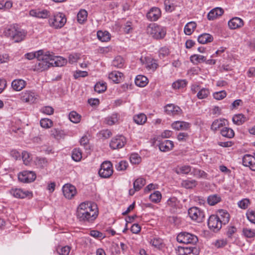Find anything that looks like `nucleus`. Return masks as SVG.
I'll return each instance as SVG.
<instances>
[{
	"label": "nucleus",
	"instance_id": "obj_1",
	"mask_svg": "<svg viewBox=\"0 0 255 255\" xmlns=\"http://www.w3.org/2000/svg\"><path fill=\"white\" fill-rule=\"evenodd\" d=\"M99 214L96 204L90 202L81 203L77 208L76 216L80 222L92 223Z\"/></svg>",
	"mask_w": 255,
	"mask_h": 255
},
{
	"label": "nucleus",
	"instance_id": "obj_2",
	"mask_svg": "<svg viewBox=\"0 0 255 255\" xmlns=\"http://www.w3.org/2000/svg\"><path fill=\"white\" fill-rule=\"evenodd\" d=\"M177 241L180 243L191 245L192 246L180 247L179 250L180 255H198L199 249L195 247L198 239L196 236L188 232H181L177 236Z\"/></svg>",
	"mask_w": 255,
	"mask_h": 255
},
{
	"label": "nucleus",
	"instance_id": "obj_3",
	"mask_svg": "<svg viewBox=\"0 0 255 255\" xmlns=\"http://www.w3.org/2000/svg\"><path fill=\"white\" fill-rule=\"evenodd\" d=\"M50 54L49 52L44 53L43 51L42 53L38 56L37 62L34 65L32 66V69L34 71L42 72L44 70H47L51 65L52 63L51 62Z\"/></svg>",
	"mask_w": 255,
	"mask_h": 255
},
{
	"label": "nucleus",
	"instance_id": "obj_4",
	"mask_svg": "<svg viewBox=\"0 0 255 255\" xmlns=\"http://www.w3.org/2000/svg\"><path fill=\"white\" fill-rule=\"evenodd\" d=\"M4 33L5 36L10 37L15 42L23 40L26 35V32L24 30L14 25L6 28Z\"/></svg>",
	"mask_w": 255,
	"mask_h": 255
},
{
	"label": "nucleus",
	"instance_id": "obj_5",
	"mask_svg": "<svg viewBox=\"0 0 255 255\" xmlns=\"http://www.w3.org/2000/svg\"><path fill=\"white\" fill-rule=\"evenodd\" d=\"M147 30L148 33L156 39L163 38L166 33V29L165 27L155 23L150 24L147 27Z\"/></svg>",
	"mask_w": 255,
	"mask_h": 255
},
{
	"label": "nucleus",
	"instance_id": "obj_6",
	"mask_svg": "<svg viewBox=\"0 0 255 255\" xmlns=\"http://www.w3.org/2000/svg\"><path fill=\"white\" fill-rule=\"evenodd\" d=\"M49 25L55 29L62 27L66 22V18L62 13L55 14L52 17L48 19Z\"/></svg>",
	"mask_w": 255,
	"mask_h": 255
},
{
	"label": "nucleus",
	"instance_id": "obj_7",
	"mask_svg": "<svg viewBox=\"0 0 255 255\" xmlns=\"http://www.w3.org/2000/svg\"><path fill=\"white\" fill-rule=\"evenodd\" d=\"M188 215L192 220L198 223L202 222L205 218L204 211L196 207L190 208L188 210Z\"/></svg>",
	"mask_w": 255,
	"mask_h": 255
},
{
	"label": "nucleus",
	"instance_id": "obj_8",
	"mask_svg": "<svg viewBox=\"0 0 255 255\" xmlns=\"http://www.w3.org/2000/svg\"><path fill=\"white\" fill-rule=\"evenodd\" d=\"M113 173V166L111 162L108 161L103 162L99 170L100 176L104 178H107L110 177Z\"/></svg>",
	"mask_w": 255,
	"mask_h": 255
},
{
	"label": "nucleus",
	"instance_id": "obj_9",
	"mask_svg": "<svg viewBox=\"0 0 255 255\" xmlns=\"http://www.w3.org/2000/svg\"><path fill=\"white\" fill-rule=\"evenodd\" d=\"M20 99L23 103H34L37 98V94L31 90H25L20 95Z\"/></svg>",
	"mask_w": 255,
	"mask_h": 255
},
{
	"label": "nucleus",
	"instance_id": "obj_10",
	"mask_svg": "<svg viewBox=\"0 0 255 255\" xmlns=\"http://www.w3.org/2000/svg\"><path fill=\"white\" fill-rule=\"evenodd\" d=\"M222 223L217 215H212L208 219V227L210 230L215 232L219 231L222 228Z\"/></svg>",
	"mask_w": 255,
	"mask_h": 255
},
{
	"label": "nucleus",
	"instance_id": "obj_11",
	"mask_svg": "<svg viewBox=\"0 0 255 255\" xmlns=\"http://www.w3.org/2000/svg\"><path fill=\"white\" fill-rule=\"evenodd\" d=\"M127 142L126 137L122 135H117L112 138L110 146L113 149H119L123 147Z\"/></svg>",
	"mask_w": 255,
	"mask_h": 255
},
{
	"label": "nucleus",
	"instance_id": "obj_12",
	"mask_svg": "<svg viewBox=\"0 0 255 255\" xmlns=\"http://www.w3.org/2000/svg\"><path fill=\"white\" fill-rule=\"evenodd\" d=\"M18 180L24 183H30L35 180L36 174L32 171H23L18 175Z\"/></svg>",
	"mask_w": 255,
	"mask_h": 255
},
{
	"label": "nucleus",
	"instance_id": "obj_13",
	"mask_svg": "<svg viewBox=\"0 0 255 255\" xmlns=\"http://www.w3.org/2000/svg\"><path fill=\"white\" fill-rule=\"evenodd\" d=\"M29 15L38 18H47L50 16V12L45 9L36 8L29 11Z\"/></svg>",
	"mask_w": 255,
	"mask_h": 255
},
{
	"label": "nucleus",
	"instance_id": "obj_14",
	"mask_svg": "<svg viewBox=\"0 0 255 255\" xmlns=\"http://www.w3.org/2000/svg\"><path fill=\"white\" fill-rule=\"evenodd\" d=\"M62 191L64 196L68 199L73 198L77 193L75 187L70 184H65L63 186Z\"/></svg>",
	"mask_w": 255,
	"mask_h": 255
},
{
	"label": "nucleus",
	"instance_id": "obj_15",
	"mask_svg": "<svg viewBox=\"0 0 255 255\" xmlns=\"http://www.w3.org/2000/svg\"><path fill=\"white\" fill-rule=\"evenodd\" d=\"M10 194L17 198H24L27 197H32V193L26 190H23L20 188L11 189L9 190Z\"/></svg>",
	"mask_w": 255,
	"mask_h": 255
},
{
	"label": "nucleus",
	"instance_id": "obj_16",
	"mask_svg": "<svg viewBox=\"0 0 255 255\" xmlns=\"http://www.w3.org/2000/svg\"><path fill=\"white\" fill-rule=\"evenodd\" d=\"M145 180L143 178H138L133 182V189L129 190V194L132 196L135 192L140 190L145 184Z\"/></svg>",
	"mask_w": 255,
	"mask_h": 255
},
{
	"label": "nucleus",
	"instance_id": "obj_17",
	"mask_svg": "<svg viewBox=\"0 0 255 255\" xmlns=\"http://www.w3.org/2000/svg\"><path fill=\"white\" fill-rule=\"evenodd\" d=\"M243 164L249 167L253 171H255V157L250 154H246L243 157Z\"/></svg>",
	"mask_w": 255,
	"mask_h": 255
},
{
	"label": "nucleus",
	"instance_id": "obj_18",
	"mask_svg": "<svg viewBox=\"0 0 255 255\" xmlns=\"http://www.w3.org/2000/svg\"><path fill=\"white\" fill-rule=\"evenodd\" d=\"M161 16V11L158 7H152L147 13L146 17L150 21L157 20Z\"/></svg>",
	"mask_w": 255,
	"mask_h": 255
},
{
	"label": "nucleus",
	"instance_id": "obj_19",
	"mask_svg": "<svg viewBox=\"0 0 255 255\" xmlns=\"http://www.w3.org/2000/svg\"><path fill=\"white\" fill-rule=\"evenodd\" d=\"M26 85V81L21 79L13 80L11 84V88L15 91H20L25 87Z\"/></svg>",
	"mask_w": 255,
	"mask_h": 255
},
{
	"label": "nucleus",
	"instance_id": "obj_20",
	"mask_svg": "<svg viewBox=\"0 0 255 255\" xmlns=\"http://www.w3.org/2000/svg\"><path fill=\"white\" fill-rule=\"evenodd\" d=\"M228 25L231 29H237L244 25V21L242 19L235 17L229 21Z\"/></svg>",
	"mask_w": 255,
	"mask_h": 255
},
{
	"label": "nucleus",
	"instance_id": "obj_21",
	"mask_svg": "<svg viewBox=\"0 0 255 255\" xmlns=\"http://www.w3.org/2000/svg\"><path fill=\"white\" fill-rule=\"evenodd\" d=\"M172 128L177 130H187L190 128V124L184 121H175L172 124Z\"/></svg>",
	"mask_w": 255,
	"mask_h": 255
},
{
	"label": "nucleus",
	"instance_id": "obj_22",
	"mask_svg": "<svg viewBox=\"0 0 255 255\" xmlns=\"http://www.w3.org/2000/svg\"><path fill=\"white\" fill-rule=\"evenodd\" d=\"M145 65L147 69L152 71H154L158 66L155 59L148 57H145Z\"/></svg>",
	"mask_w": 255,
	"mask_h": 255
},
{
	"label": "nucleus",
	"instance_id": "obj_23",
	"mask_svg": "<svg viewBox=\"0 0 255 255\" xmlns=\"http://www.w3.org/2000/svg\"><path fill=\"white\" fill-rule=\"evenodd\" d=\"M159 149L163 152H167L171 150L173 146V141L169 140H165L159 144Z\"/></svg>",
	"mask_w": 255,
	"mask_h": 255
},
{
	"label": "nucleus",
	"instance_id": "obj_24",
	"mask_svg": "<svg viewBox=\"0 0 255 255\" xmlns=\"http://www.w3.org/2000/svg\"><path fill=\"white\" fill-rule=\"evenodd\" d=\"M224 11L220 7H216L211 10L207 15V18L209 20H214L218 16L223 14Z\"/></svg>",
	"mask_w": 255,
	"mask_h": 255
},
{
	"label": "nucleus",
	"instance_id": "obj_25",
	"mask_svg": "<svg viewBox=\"0 0 255 255\" xmlns=\"http://www.w3.org/2000/svg\"><path fill=\"white\" fill-rule=\"evenodd\" d=\"M50 57L52 58H51V62L52 63L51 66L61 67L64 65L67 62V60L62 57H56L52 54H50Z\"/></svg>",
	"mask_w": 255,
	"mask_h": 255
},
{
	"label": "nucleus",
	"instance_id": "obj_26",
	"mask_svg": "<svg viewBox=\"0 0 255 255\" xmlns=\"http://www.w3.org/2000/svg\"><path fill=\"white\" fill-rule=\"evenodd\" d=\"M165 111L168 115H178L181 111L180 108L173 104H168L165 107Z\"/></svg>",
	"mask_w": 255,
	"mask_h": 255
},
{
	"label": "nucleus",
	"instance_id": "obj_27",
	"mask_svg": "<svg viewBox=\"0 0 255 255\" xmlns=\"http://www.w3.org/2000/svg\"><path fill=\"white\" fill-rule=\"evenodd\" d=\"M223 225H226L229 221L230 216L228 212L224 210H220L217 215Z\"/></svg>",
	"mask_w": 255,
	"mask_h": 255
},
{
	"label": "nucleus",
	"instance_id": "obj_28",
	"mask_svg": "<svg viewBox=\"0 0 255 255\" xmlns=\"http://www.w3.org/2000/svg\"><path fill=\"white\" fill-rule=\"evenodd\" d=\"M120 117L119 114L114 113L105 119L106 123L109 126H112L118 122Z\"/></svg>",
	"mask_w": 255,
	"mask_h": 255
},
{
	"label": "nucleus",
	"instance_id": "obj_29",
	"mask_svg": "<svg viewBox=\"0 0 255 255\" xmlns=\"http://www.w3.org/2000/svg\"><path fill=\"white\" fill-rule=\"evenodd\" d=\"M213 40L212 35L209 33H203L200 35L198 37V41L201 44H206L211 42Z\"/></svg>",
	"mask_w": 255,
	"mask_h": 255
},
{
	"label": "nucleus",
	"instance_id": "obj_30",
	"mask_svg": "<svg viewBox=\"0 0 255 255\" xmlns=\"http://www.w3.org/2000/svg\"><path fill=\"white\" fill-rule=\"evenodd\" d=\"M123 74L117 71H114L110 73L109 75V79L116 83H120L122 80Z\"/></svg>",
	"mask_w": 255,
	"mask_h": 255
},
{
	"label": "nucleus",
	"instance_id": "obj_31",
	"mask_svg": "<svg viewBox=\"0 0 255 255\" xmlns=\"http://www.w3.org/2000/svg\"><path fill=\"white\" fill-rule=\"evenodd\" d=\"M135 84L136 86L140 87L145 86L148 83V79L146 77L138 75L135 78Z\"/></svg>",
	"mask_w": 255,
	"mask_h": 255
},
{
	"label": "nucleus",
	"instance_id": "obj_32",
	"mask_svg": "<svg viewBox=\"0 0 255 255\" xmlns=\"http://www.w3.org/2000/svg\"><path fill=\"white\" fill-rule=\"evenodd\" d=\"M167 205L168 206L173 209V212L175 211V209L179 208L180 205L179 201L175 197H172L168 199L167 201Z\"/></svg>",
	"mask_w": 255,
	"mask_h": 255
},
{
	"label": "nucleus",
	"instance_id": "obj_33",
	"mask_svg": "<svg viewBox=\"0 0 255 255\" xmlns=\"http://www.w3.org/2000/svg\"><path fill=\"white\" fill-rule=\"evenodd\" d=\"M133 120L136 124L142 125L146 123L147 117L145 114L140 113L134 115L133 117Z\"/></svg>",
	"mask_w": 255,
	"mask_h": 255
},
{
	"label": "nucleus",
	"instance_id": "obj_34",
	"mask_svg": "<svg viewBox=\"0 0 255 255\" xmlns=\"http://www.w3.org/2000/svg\"><path fill=\"white\" fill-rule=\"evenodd\" d=\"M232 121L235 124L240 126L243 124L247 121V118L243 114H239L234 116Z\"/></svg>",
	"mask_w": 255,
	"mask_h": 255
},
{
	"label": "nucleus",
	"instance_id": "obj_35",
	"mask_svg": "<svg viewBox=\"0 0 255 255\" xmlns=\"http://www.w3.org/2000/svg\"><path fill=\"white\" fill-rule=\"evenodd\" d=\"M50 135L56 139H59L64 137L65 133L63 130L54 128L50 130Z\"/></svg>",
	"mask_w": 255,
	"mask_h": 255
},
{
	"label": "nucleus",
	"instance_id": "obj_36",
	"mask_svg": "<svg viewBox=\"0 0 255 255\" xmlns=\"http://www.w3.org/2000/svg\"><path fill=\"white\" fill-rule=\"evenodd\" d=\"M221 201V198L218 194H213L208 196L207 202L210 206H214Z\"/></svg>",
	"mask_w": 255,
	"mask_h": 255
},
{
	"label": "nucleus",
	"instance_id": "obj_37",
	"mask_svg": "<svg viewBox=\"0 0 255 255\" xmlns=\"http://www.w3.org/2000/svg\"><path fill=\"white\" fill-rule=\"evenodd\" d=\"M220 133L223 136L228 138H232L235 135L234 131L232 128L227 127L223 128L221 130Z\"/></svg>",
	"mask_w": 255,
	"mask_h": 255
},
{
	"label": "nucleus",
	"instance_id": "obj_38",
	"mask_svg": "<svg viewBox=\"0 0 255 255\" xmlns=\"http://www.w3.org/2000/svg\"><path fill=\"white\" fill-rule=\"evenodd\" d=\"M225 125V119H217L215 120L211 126V129L213 131H216L220 128Z\"/></svg>",
	"mask_w": 255,
	"mask_h": 255
},
{
	"label": "nucleus",
	"instance_id": "obj_39",
	"mask_svg": "<svg viewBox=\"0 0 255 255\" xmlns=\"http://www.w3.org/2000/svg\"><path fill=\"white\" fill-rule=\"evenodd\" d=\"M196 27V23L195 22L191 21L187 23L184 29L185 34L187 35H191L194 31V29Z\"/></svg>",
	"mask_w": 255,
	"mask_h": 255
},
{
	"label": "nucleus",
	"instance_id": "obj_40",
	"mask_svg": "<svg viewBox=\"0 0 255 255\" xmlns=\"http://www.w3.org/2000/svg\"><path fill=\"white\" fill-rule=\"evenodd\" d=\"M98 38L102 42H106L110 39V34L107 31L99 30L97 33Z\"/></svg>",
	"mask_w": 255,
	"mask_h": 255
},
{
	"label": "nucleus",
	"instance_id": "obj_41",
	"mask_svg": "<svg viewBox=\"0 0 255 255\" xmlns=\"http://www.w3.org/2000/svg\"><path fill=\"white\" fill-rule=\"evenodd\" d=\"M35 163L36 166L40 168H44L47 166L48 161L46 158L37 157L35 160Z\"/></svg>",
	"mask_w": 255,
	"mask_h": 255
},
{
	"label": "nucleus",
	"instance_id": "obj_42",
	"mask_svg": "<svg viewBox=\"0 0 255 255\" xmlns=\"http://www.w3.org/2000/svg\"><path fill=\"white\" fill-rule=\"evenodd\" d=\"M190 61L194 64H197L199 63L206 61V57L198 54H194L190 57Z\"/></svg>",
	"mask_w": 255,
	"mask_h": 255
},
{
	"label": "nucleus",
	"instance_id": "obj_43",
	"mask_svg": "<svg viewBox=\"0 0 255 255\" xmlns=\"http://www.w3.org/2000/svg\"><path fill=\"white\" fill-rule=\"evenodd\" d=\"M197 181L195 180H185L182 182V186L186 189L193 188L197 185Z\"/></svg>",
	"mask_w": 255,
	"mask_h": 255
},
{
	"label": "nucleus",
	"instance_id": "obj_44",
	"mask_svg": "<svg viewBox=\"0 0 255 255\" xmlns=\"http://www.w3.org/2000/svg\"><path fill=\"white\" fill-rule=\"evenodd\" d=\"M162 195L158 191H154L149 196V199L151 201L155 203H159L161 199Z\"/></svg>",
	"mask_w": 255,
	"mask_h": 255
},
{
	"label": "nucleus",
	"instance_id": "obj_45",
	"mask_svg": "<svg viewBox=\"0 0 255 255\" xmlns=\"http://www.w3.org/2000/svg\"><path fill=\"white\" fill-rule=\"evenodd\" d=\"M209 94L210 91L208 88H202L198 92L197 97L199 99L201 100L207 98Z\"/></svg>",
	"mask_w": 255,
	"mask_h": 255
},
{
	"label": "nucleus",
	"instance_id": "obj_46",
	"mask_svg": "<svg viewBox=\"0 0 255 255\" xmlns=\"http://www.w3.org/2000/svg\"><path fill=\"white\" fill-rule=\"evenodd\" d=\"M106 89V83L104 82H99L94 86L95 91L98 93L104 92Z\"/></svg>",
	"mask_w": 255,
	"mask_h": 255
},
{
	"label": "nucleus",
	"instance_id": "obj_47",
	"mask_svg": "<svg viewBox=\"0 0 255 255\" xmlns=\"http://www.w3.org/2000/svg\"><path fill=\"white\" fill-rule=\"evenodd\" d=\"M72 158L75 161H79L82 158V151L79 148L73 150L71 155Z\"/></svg>",
	"mask_w": 255,
	"mask_h": 255
},
{
	"label": "nucleus",
	"instance_id": "obj_48",
	"mask_svg": "<svg viewBox=\"0 0 255 255\" xmlns=\"http://www.w3.org/2000/svg\"><path fill=\"white\" fill-rule=\"evenodd\" d=\"M112 65L118 68H123L124 66V60L122 57L117 56L113 60Z\"/></svg>",
	"mask_w": 255,
	"mask_h": 255
},
{
	"label": "nucleus",
	"instance_id": "obj_49",
	"mask_svg": "<svg viewBox=\"0 0 255 255\" xmlns=\"http://www.w3.org/2000/svg\"><path fill=\"white\" fill-rule=\"evenodd\" d=\"M87 17V12L84 9L80 10L77 14V20L80 23H82L86 20Z\"/></svg>",
	"mask_w": 255,
	"mask_h": 255
},
{
	"label": "nucleus",
	"instance_id": "obj_50",
	"mask_svg": "<svg viewBox=\"0 0 255 255\" xmlns=\"http://www.w3.org/2000/svg\"><path fill=\"white\" fill-rule=\"evenodd\" d=\"M12 6V2L8 0H0V9L4 10L10 9Z\"/></svg>",
	"mask_w": 255,
	"mask_h": 255
},
{
	"label": "nucleus",
	"instance_id": "obj_51",
	"mask_svg": "<svg viewBox=\"0 0 255 255\" xmlns=\"http://www.w3.org/2000/svg\"><path fill=\"white\" fill-rule=\"evenodd\" d=\"M186 81L185 80H178L174 83L172 85V87L174 89H180L183 88L186 85Z\"/></svg>",
	"mask_w": 255,
	"mask_h": 255
},
{
	"label": "nucleus",
	"instance_id": "obj_52",
	"mask_svg": "<svg viewBox=\"0 0 255 255\" xmlns=\"http://www.w3.org/2000/svg\"><path fill=\"white\" fill-rule=\"evenodd\" d=\"M69 120L74 123H78L80 121L81 116L77 112L72 111L69 115Z\"/></svg>",
	"mask_w": 255,
	"mask_h": 255
},
{
	"label": "nucleus",
	"instance_id": "obj_53",
	"mask_svg": "<svg viewBox=\"0 0 255 255\" xmlns=\"http://www.w3.org/2000/svg\"><path fill=\"white\" fill-rule=\"evenodd\" d=\"M150 244L159 249L162 247V240L159 238H154L150 241Z\"/></svg>",
	"mask_w": 255,
	"mask_h": 255
},
{
	"label": "nucleus",
	"instance_id": "obj_54",
	"mask_svg": "<svg viewBox=\"0 0 255 255\" xmlns=\"http://www.w3.org/2000/svg\"><path fill=\"white\" fill-rule=\"evenodd\" d=\"M243 235L248 238H252L255 237V229L245 228L243 229Z\"/></svg>",
	"mask_w": 255,
	"mask_h": 255
},
{
	"label": "nucleus",
	"instance_id": "obj_55",
	"mask_svg": "<svg viewBox=\"0 0 255 255\" xmlns=\"http://www.w3.org/2000/svg\"><path fill=\"white\" fill-rule=\"evenodd\" d=\"M42 50H40L34 52H29L25 54L24 56L25 58L28 60H32L34 58H38V56H39L41 53H42Z\"/></svg>",
	"mask_w": 255,
	"mask_h": 255
},
{
	"label": "nucleus",
	"instance_id": "obj_56",
	"mask_svg": "<svg viewBox=\"0 0 255 255\" xmlns=\"http://www.w3.org/2000/svg\"><path fill=\"white\" fill-rule=\"evenodd\" d=\"M71 248L68 246L59 247L57 249V252L59 255H69Z\"/></svg>",
	"mask_w": 255,
	"mask_h": 255
},
{
	"label": "nucleus",
	"instance_id": "obj_57",
	"mask_svg": "<svg viewBox=\"0 0 255 255\" xmlns=\"http://www.w3.org/2000/svg\"><path fill=\"white\" fill-rule=\"evenodd\" d=\"M21 156L23 163L26 165H28L32 160L30 154L27 151H23L21 153Z\"/></svg>",
	"mask_w": 255,
	"mask_h": 255
},
{
	"label": "nucleus",
	"instance_id": "obj_58",
	"mask_svg": "<svg viewBox=\"0 0 255 255\" xmlns=\"http://www.w3.org/2000/svg\"><path fill=\"white\" fill-rule=\"evenodd\" d=\"M246 217L248 220L252 224H255V211L249 209L246 213Z\"/></svg>",
	"mask_w": 255,
	"mask_h": 255
},
{
	"label": "nucleus",
	"instance_id": "obj_59",
	"mask_svg": "<svg viewBox=\"0 0 255 255\" xmlns=\"http://www.w3.org/2000/svg\"><path fill=\"white\" fill-rule=\"evenodd\" d=\"M251 204L250 200L248 198L243 199L238 202L239 208L242 209H246Z\"/></svg>",
	"mask_w": 255,
	"mask_h": 255
},
{
	"label": "nucleus",
	"instance_id": "obj_60",
	"mask_svg": "<svg viewBox=\"0 0 255 255\" xmlns=\"http://www.w3.org/2000/svg\"><path fill=\"white\" fill-rule=\"evenodd\" d=\"M40 124L42 128H47L52 126L53 122L51 120L45 118L40 120Z\"/></svg>",
	"mask_w": 255,
	"mask_h": 255
},
{
	"label": "nucleus",
	"instance_id": "obj_61",
	"mask_svg": "<svg viewBox=\"0 0 255 255\" xmlns=\"http://www.w3.org/2000/svg\"><path fill=\"white\" fill-rule=\"evenodd\" d=\"M116 168L118 171L126 170L128 166V163L126 161L122 160L116 165Z\"/></svg>",
	"mask_w": 255,
	"mask_h": 255
},
{
	"label": "nucleus",
	"instance_id": "obj_62",
	"mask_svg": "<svg viewBox=\"0 0 255 255\" xmlns=\"http://www.w3.org/2000/svg\"><path fill=\"white\" fill-rule=\"evenodd\" d=\"M130 161L132 164H138L141 161V158L137 153H132L129 157Z\"/></svg>",
	"mask_w": 255,
	"mask_h": 255
},
{
	"label": "nucleus",
	"instance_id": "obj_63",
	"mask_svg": "<svg viewBox=\"0 0 255 255\" xmlns=\"http://www.w3.org/2000/svg\"><path fill=\"white\" fill-rule=\"evenodd\" d=\"M158 53L160 58H163L169 54L170 51L168 47L164 46L159 49Z\"/></svg>",
	"mask_w": 255,
	"mask_h": 255
},
{
	"label": "nucleus",
	"instance_id": "obj_64",
	"mask_svg": "<svg viewBox=\"0 0 255 255\" xmlns=\"http://www.w3.org/2000/svg\"><path fill=\"white\" fill-rule=\"evenodd\" d=\"M164 4L166 11L171 12L175 9V6L174 4L173 3H171L169 0H165Z\"/></svg>",
	"mask_w": 255,
	"mask_h": 255
}]
</instances>
